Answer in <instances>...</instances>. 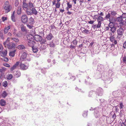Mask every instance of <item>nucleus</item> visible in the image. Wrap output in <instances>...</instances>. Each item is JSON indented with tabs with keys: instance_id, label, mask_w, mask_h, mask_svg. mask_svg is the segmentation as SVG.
<instances>
[{
	"instance_id": "8fccbe9b",
	"label": "nucleus",
	"mask_w": 126,
	"mask_h": 126,
	"mask_svg": "<svg viewBox=\"0 0 126 126\" xmlns=\"http://www.w3.org/2000/svg\"><path fill=\"white\" fill-rule=\"evenodd\" d=\"M3 47L1 45H0V53L2 50Z\"/></svg>"
},
{
	"instance_id": "f704fd0d",
	"label": "nucleus",
	"mask_w": 126,
	"mask_h": 126,
	"mask_svg": "<svg viewBox=\"0 0 126 126\" xmlns=\"http://www.w3.org/2000/svg\"><path fill=\"white\" fill-rule=\"evenodd\" d=\"M110 30L113 33L115 32L116 31V28L115 27H114L111 28Z\"/></svg>"
},
{
	"instance_id": "37998d69",
	"label": "nucleus",
	"mask_w": 126,
	"mask_h": 126,
	"mask_svg": "<svg viewBox=\"0 0 126 126\" xmlns=\"http://www.w3.org/2000/svg\"><path fill=\"white\" fill-rule=\"evenodd\" d=\"M3 65L4 66L7 67H9L10 66V65L6 63H4Z\"/></svg>"
},
{
	"instance_id": "4468645a",
	"label": "nucleus",
	"mask_w": 126,
	"mask_h": 126,
	"mask_svg": "<svg viewBox=\"0 0 126 126\" xmlns=\"http://www.w3.org/2000/svg\"><path fill=\"white\" fill-rule=\"evenodd\" d=\"M97 19L98 23L101 25L102 23L101 22L103 20V17L100 16H98Z\"/></svg>"
},
{
	"instance_id": "79ce46f5",
	"label": "nucleus",
	"mask_w": 126,
	"mask_h": 126,
	"mask_svg": "<svg viewBox=\"0 0 126 126\" xmlns=\"http://www.w3.org/2000/svg\"><path fill=\"white\" fill-rule=\"evenodd\" d=\"M18 0H16L15 2V5L16 6H17L18 4Z\"/></svg>"
},
{
	"instance_id": "0eeeda50",
	"label": "nucleus",
	"mask_w": 126,
	"mask_h": 126,
	"mask_svg": "<svg viewBox=\"0 0 126 126\" xmlns=\"http://www.w3.org/2000/svg\"><path fill=\"white\" fill-rule=\"evenodd\" d=\"M80 30L82 33L85 34H88L90 33V31L86 29L83 28H80Z\"/></svg>"
},
{
	"instance_id": "c9c22d12",
	"label": "nucleus",
	"mask_w": 126,
	"mask_h": 126,
	"mask_svg": "<svg viewBox=\"0 0 126 126\" xmlns=\"http://www.w3.org/2000/svg\"><path fill=\"white\" fill-rule=\"evenodd\" d=\"M110 40L111 42H113L115 40L114 37V36H112L110 37Z\"/></svg>"
},
{
	"instance_id": "4c0bfd02",
	"label": "nucleus",
	"mask_w": 126,
	"mask_h": 126,
	"mask_svg": "<svg viewBox=\"0 0 126 126\" xmlns=\"http://www.w3.org/2000/svg\"><path fill=\"white\" fill-rule=\"evenodd\" d=\"M122 61L123 62L125 63L126 65V56H124L122 59Z\"/></svg>"
},
{
	"instance_id": "9d476101",
	"label": "nucleus",
	"mask_w": 126,
	"mask_h": 126,
	"mask_svg": "<svg viewBox=\"0 0 126 126\" xmlns=\"http://www.w3.org/2000/svg\"><path fill=\"white\" fill-rule=\"evenodd\" d=\"M122 17H117L116 19L117 21L119 22V24L121 25H123L124 24V21L123 20Z\"/></svg>"
},
{
	"instance_id": "09e8293b",
	"label": "nucleus",
	"mask_w": 126,
	"mask_h": 126,
	"mask_svg": "<svg viewBox=\"0 0 126 126\" xmlns=\"http://www.w3.org/2000/svg\"><path fill=\"white\" fill-rule=\"evenodd\" d=\"M2 19L3 21H4L7 20V17H2Z\"/></svg>"
},
{
	"instance_id": "5fc2aeb1",
	"label": "nucleus",
	"mask_w": 126,
	"mask_h": 126,
	"mask_svg": "<svg viewBox=\"0 0 126 126\" xmlns=\"http://www.w3.org/2000/svg\"><path fill=\"white\" fill-rule=\"evenodd\" d=\"M8 59L7 57H5L4 59V60L6 62L8 61Z\"/></svg>"
},
{
	"instance_id": "3c124183",
	"label": "nucleus",
	"mask_w": 126,
	"mask_h": 126,
	"mask_svg": "<svg viewBox=\"0 0 126 126\" xmlns=\"http://www.w3.org/2000/svg\"><path fill=\"white\" fill-rule=\"evenodd\" d=\"M3 34L2 32H0V37L1 38H3Z\"/></svg>"
},
{
	"instance_id": "a18cd8bd",
	"label": "nucleus",
	"mask_w": 126,
	"mask_h": 126,
	"mask_svg": "<svg viewBox=\"0 0 126 126\" xmlns=\"http://www.w3.org/2000/svg\"><path fill=\"white\" fill-rule=\"evenodd\" d=\"M120 109H122L123 108V107H124V106L123 105V103L121 102L120 104Z\"/></svg>"
},
{
	"instance_id": "338daca9",
	"label": "nucleus",
	"mask_w": 126,
	"mask_h": 126,
	"mask_svg": "<svg viewBox=\"0 0 126 126\" xmlns=\"http://www.w3.org/2000/svg\"><path fill=\"white\" fill-rule=\"evenodd\" d=\"M64 11V9H61L60 10V11L62 13H63Z\"/></svg>"
},
{
	"instance_id": "6e6d98bb",
	"label": "nucleus",
	"mask_w": 126,
	"mask_h": 126,
	"mask_svg": "<svg viewBox=\"0 0 126 126\" xmlns=\"http://www.w3.org/2000/svg\"><path fill=\"white\" fill-rule=\"evenodd\" d=\"M5 70V69L4 68H2V69H0V72H2L4 71Z\"/></svg>"
},
{
	"instance_id": "72a5a7b5",
	"label": "nucleus",
	"mask_w": 126,
	"mask_h": 126,
	"mask_svg": "<svg viewBox=\"0 0 126 126\" xmlns=\"http://www.w3.org/2000/svg\"><path fill=\"white\" fill-rule=\"evenodd\" d=\"M32 48V51L34 53H36L38 51V50L37 48L33 47Z\"/></svg>"
},
{
	"instance_id": "39448f33",
	"label": "nucleus",
	"mask_w": 126,
	"mask_h": 126,
	"mask_svg": "<svg viewBox=\"0 0 126 126\" xmlns=\"http://www.w3.org/2000/svg\"><path fill=\"white\" fill-rule=\"evenodd\" d=\"M57 1V3H56V0H53L52 2V4L53 5H54L55 4L56 8H59L60 7L61 4V3L60 2V1Z\"/></svg>"
},
{
	"instance_id": "a19ab883",
	"label": "nucleus",
	"mask_w": 126,
	"mask_h": 126,
	"mask_svg": "<svg viewBox=\"0 0 126 126\" xmlns=\"http://www.w3.org/2000/svg\"><path fill=\"white\" fill-rule=\"evenodd\" d=\"M111 14L113 16H115L116 14V11H112L111 12Z\"/></svg>"
},
{
	"instance_id": "9b49d317",
	"label": "nucleus",
	"mask_w": 126,
	"mask_h": 126,
	"mask_svg": "<svg viewBox=\"0 0 126 126\" xmlns=\"http://www.w3.org/2000/svg\"><path fill=\"white\" fill-rule=\"evenodd\" d=\"M53 37L54 36L52 34L50 33L48 34H47L46 38L47 40H51Z\"/></svg>"
},
{
	"instance_id": "393cba45",
	"label": "nucleus",
	"mask_w": 126,
	"mask_h": 126,
	"mask_svg": "<svg viewBox=\"0 0 126 126\" xmlns=\"http://www.w3.org/2000/svg\"><path fill=\"white\" fill-rule=\"evenodd\" d=\"M10 29L9 26L5 27L4 29V32L5 34L7 33L8 30Z\"/></svg>"
},
{
	"instance_id": "680f3d73",
	"label": "nucleus",
	"mask_w": 126,
	"mask_h": 126,
	"mask_svg": "<svg viewBox=\"0 0 126 126\" xmlns=\"http://www.w3.org/2000/svg\"><path fill=\"white\" fill-rule=\"evenodd\" d=\"M113 42L114 43V45H116L117 44V42L116 40H114Z\"/></svg>"
},
{
	"instance_id": "6e6552de",
	"label": "nucleus",
	"mask_w": 126,
	"mask_h": 126,
	"mask_svg": "<svg viewBox=\"0 0 126 126\" xmlns=\"http://www.w3.org/2000/svg\"><path fill=\"white\" fill-rule=\"evenodd\" d=\"M71 43L72 44L70 46V48L71 49L75 48L77 43V42L76 40H74Z\"/></svg>"
},
{
	"instance_id": "de8ad7c7",
	"label": "nucleus",
	"mask_w": 126,
	"mask_h": 126,
	"mask_svg": "<svg viewBox=\"0 0 126 126\" xmlns=\"http://www.w3.org/2000/svg\"><path fill=\"white\" fill-rule=\"evenodd\" d=\"M123 47L124 48H126V41L123 44Z\"/></svg>"
},
{
	"instance_id": "f8f14e48",
	"label": "nucleus",
	"mask_w": 126,
	"mask_h": 126,
	"mask_svg": "<svg viewBox=\"0 0 126 126\" xmlns=\"http://www.w3.org/2000/svg\"><path fill=\"white\" fill-rule=\"evenodd\" d=\"M27 53L26 52H24L22 54L21 56L20 59L21 60L23 61L25 59L27 56Z\"/></svg>"
},
{
	"instance_id": "f03ea898",
	"label": "nucleus",
	"mask_w": 126,
	"mask_h": 126,
	"mask_svg": "<svg viewBox=\"0 0 126 126\" xmlns=\"http://www.w3.org/2000/svg\"><path fill=\"white\" fill-rule=\"evenodd\" d=\"M4 9L5 10L6 13H8L10 12L12 9V7L11 5L9 4L8 1H6L5 4L4 6Z\"/></svg>"
},
{
	"instance_id": "5701e85b",
	"label": "nucleus",
	"mask_w": 126,
	"mask_h": 126,
	"mask_svg": "<svg viewBox=\"0 0 126 126\" xmlns=\"http://www.w3.org/2000/svg\"><path fill=\"white\" fill-rule=\"evenodd\" d=\"M15 44L14 43H13L12 45L10 44L9 46L7 47L9 49H11L13 47H15Z\"/></svg>"
},
{
	"instance_id": "c756f323",
	"label": "nucleus",
	"mask_w": 126,
	"mask_h": 126,
	"mask_svg": "<svg viewBox=\"0 0 126 126\" xmlns=\"http://www.w3.org/2000/svg\"><path fill=\"white\" fill-rule=\"evenodd\" d=\"M7 94L6 92L4 91L1 94L3 98H5L7 96Z\"/></svg>"
},
{
	"instance_id": "6ab92c4d",
	"label": "nucleus",
	"mask_w": 126,
	"mask_h": 126,
	"mask_svg": "<svg viewBox=\"0 0 126 126\" xmlns=\"http://www.w3.org/2000/svg\"><path fill=\"white\" fill-rule=\"evenodd\" d=\"M0 104L2 106H4L6 104V101L3 99H1L0 101Z\"/></svg>"
},
{
	"instance_id": "473e14b6",
	"label": "nucleus",
	"mask_w": 126,
	"mask_h": 126,
	"mask_svg": "<svg viewBox=\"0 0 126 126\" xmlns=\"http://www.w3.org/2000/svg\"><path fill=\"white\" fill-rule=\"evenodd\" d=\"M114 25L113 23L112 22H110L109 24V27L110 28L113 27H114Z\"/></svg>"
},
{
	"instance_id": "4be33fe9",
	"label": "nucleus",
	"mask_w": 126,
	"mask_h": 126,
	"mask_svg": "<svg viewBox=\"0 0 126 126\" xmlns=\"http://www.w3.org/2000/svg\"><path fill=\"white\" fill-rule=\"evenodd\" d=\"M17 14L18 15H20L21 13V7L20 6H19L17 8Z\"/></svg>"
},
{
	"instance_id": "f257e3e1",
	"label": "nucleus",
	"mask_w": 126,
	"mask_h": 126,
	"mask_svg": "<svg viewBox=\"0 0 126 126\" xmlns=\"http://www.w3.org/2000/svg\"><path fill=\"white\" fill-rule=\"evenodd\" d=\"M27 0H24L23 1V7L24 9L26 11L27 14L28 15H31L33 14L36 15L37 12L34 7L33 4L31 2H29L28 3L25 2Z\"/></svg>"
},
{
	"instance_id": "412c9836",
	"label": "nucleus",
	"mask_w": 126,
	"mask_h": 126,
	"mask_svg": "<svg viewBox=\"0 0 126 126\" xmlns=\"http://www.w3.org/2000/svg\"><path fill=\"white\" fill-rule=\"evenodd\" d=\"M17 48L19 50L25 49V47L24 45H19L17 46Z\"/></svg>"
},
{
	"instance_id": "a211bd4d",
	"label": "nucleus",
	"mask_w": 126,
	"mask_h": 126,
	"mask_svg": "<svg viewBox=\"0 0 126 126\" xmlns=\"http://www.w3.org/2000/svg\"><path fill=\"white\" fill-rule=\"evenodd\" d=\"M3 44L5 47H7L10 44L9 40L7 39L6 41L3 43Z\"/></svg>"
},
{
	"instance_id": "a878e982",
	"label": "nucleus",
	"mask_w": 126,
	"mask_h": 126,
	"mask_svg": "<svg viewBox=\"0 0 126 126\" xmlns=\"http://www.w3.org/2000/svg\"><path fill=\"white\" fill-rule=\"evenodd\" d=\"M34 40H35L37 42H38L39 41V36L38 35L35 36H34Z\"/></svg>"
},
{
	"instance_id": "ddd939ff",
	"label": "nucleus",
	"mask_w": 126,
	"mask_h": 126,
	"mask_svg": "<svg viewBox=\"0 0 126 126\" xmlns=\"http://www.w3.org/2000/svg\"><path fill=\"white\" fill-rule=\"evenodd\" d=\"M20 63L18 62H16L15 64L13 65V66L11 68V71H13L15 69H16L17 67L19 66V63Z\"/></svg>"
},
{
	"instance_id": "49530a36",
	"label": "nucleus",
	"mask_w": 126,
	"mask_h": 126,
	"mask_svg": "<svg viewBox=\"0 0 126 126\" xmlns=\"http://www.w3.org/2000/svg\"><path fill=\"white\" fill-rule=\"evenodd\" d=\"M122 17L124 18H126V13H123L122 15Z\"/></svg>"
},
{
	"instance_id": "4d7b16f0",
	"label": "nucleus",
	"mask_w": 126,
	"mask_h": 126,
	"mask_svg": "<svg viewBox=\"0 0 126 126\" xmlns=\"http://www.w3.org/2000/svg\"><path fill=\"white\" fill-rule=\"evenodd\" d=\"M96 16H97L98 17V16H97L96 15H94L93 16L94 17H93V18L95 19H97V18Z\"/></svg>"
},
{
	"instance_id": "052dcab7",
	"label": "nucleus",
	"mask_w": 126,
	"mask_h": 126,
	"mask_svg": "<svg viewBox=\"0 0 126 126\" xmlns=\"http://www.w3.org/2000/svg\"><path fill=\"white\" fill-rule=\"evenodd\" d=\"M116 116L115 115V113H114L113 115L112 116V118L114 119H115L116 118Z\"/></svg>"
},
{
	"instance_id": "58836bf2",
	"label": "nucleus",
	"mask_w": 126,
	"mask_h": 126,
	"mask_svg": "<svg viewBox=\"0 0 126 126\" xmlns=\"http://www.w3.org/2000/svg\"><path fill=\"white\" fill-rule=\"evenodd\" d=\"M2 84L5 87L7 85V82L6 81H4V82H3Z\"/></svg>"
},
{
	"instance_id": "1a4fd4ad",
	"label": "nucleus",
	"mask_w": 126,
	"mask_h": 126,
	"mask_svg": "<svg viewBox=\"0 0 126 126\" xmlns=\"http://www.w3.org/2000/svg\"><path fill=\"white\" fill-rule=\"evenodd\" d=\"M35 44V42L34 40H29L28 42V45L32 47H34V45Z\"/></svg>"
},
{
	"instance_id": "0e129e2a",
	"label": "nucleus",
	"mask_w": 126,
	"mask_h": 126,
	"mask_svg": "<svg viewBox=\"0 0 126 126\" xmlns=\"http://www.w3.org/2000/svg\"><path fill=\"white\" fill-rule=\"evenodd\" d=\"M121 126H126V125L125 124V122L122 123V125Z\"/></svg>"
},
{
	"instance_id": "69168bd1",
	"label": "nucleus",
	"mask_w": 126,
	"mask_h": 126,
	"mask_svg": "<svg viewBox=\"0 0 126 126\" xmlns=\"http://www.w3.org/2000/svg\"><path fill=\"white\" fill-rule=\"evenodd\" d=\"M80 3V5H81L82 4V3L83 2V0H80L79 1Z\"/></svg>"
},
{
	"instance_id": "864d4df0",
	"label": "nucleus",
	"mask_w": 126,
	"mask_h": 126,
	"mask_svg": "<svg viewBox=\"0 0 126 126\" xmlns=\"http://www.w3.org/2000/svg\"><path fill=\"white\" fill-rule=\"evenodd\" d=\"M44 31L43 30L42 31H41V32H40V35H41V36H43L44 34Z\"/></svg>"
},
{
	"instance_id": "2f4dec72",
	"label": "nucleus",
	"mask_w": 126,
	"mask_h": 126,
	"mask_svg": "<svg viewBox=\"0 0 126 126\" xmlns=\"http://www.w3.org/2000/svg\"><path fill=\"white\" fill-rule=\"evenodd\" d=\"M21 31L23 32L26 31V27L24 26L23 25L21 27Z\"/></svg>"
},
{
	"instance_id": "cd10ccee",
	"label": "nucleus",
	"mask_w": 126,
	"mask_h": 126,
	"mask_svg": "<svg viewBox=\"0 0 126 126\" xmlns=\"http://www.w3.org/2000/svg\"><path fill=\"white\" fill-rule=\"evenodd\" d=\"M13 78V76L12 74H8V75H7L6 76L7 78L9 80Z\"/></svg>"
},
{
	"instance_id": "603ef678",
	"label": "nucleus",
	"mask_w": 126,
	"mask_h": 126,
	"mask_svg": "<svg viewBox=\"0 0 126 126\" xmlns=\"http://www.w3.org/2000/svg\"><path fill=\"white\" fill-rule=\"evenodd\" d=\"M94 22V21H90L88 22V23L91 24H93Z\"/></svg>"
},
{
	"instance_id": "423d86ee",
	"label": "nucleus",
	"mask_w": 126,
	"mask_h": 126,
	"mask_svg": "<svg viewBox=\"0 0 126 126\" xmlns=\"http://www.w3.org/2000/svg\"><path fill=\"white\" fill-rule=\"evenodd\" d=\"M21 20L23 23H25L28 21V17L25 15L22 16L21 17Z\"/></svg>"
},
{
	"instance_id": "7c9ffc66",
	"label": "nucleus",
	"mask_w": 126,
	"mask_h": 126,
	"mask_svg": "<svg viewBox=\"0 0 126 126\" xmlns=\"http://www.w3.org/2000/svg\"><path fill=\"white\" fill-rule=\"evenodd\" d=\"M14 12L12 14L11 16V19L12 21L14 22H15V20L14 15Z\"/></svg>"
},
{
	"instance_id": "b1692460",
	"label": "nucleus",
	"mask_w": 126,
	"mask_h": 126,
	"mask_svg": "<svg viewBox=\"0 0 126 126\" xmlns=\"http://www.w3.org/2000/svg\"><path fill=\"white\" fill-rule=\"evenodd\" d=\"M16 51V50H15L9 53L10 55L12 57H14Z\"/></svg>"
},
{
	"instance_id": "c03bdc74",
	"label": "nucleus",
	"mask_w": 126,
	"mask_h": 126,
	"mask_svg": "<svg viewBox=\"0 0 126 126\" xmlns=\"http://www.w3.org/2000/svg\"><path fill=\"white\" fill-rule=\"evenodd\" d=\"M110 13H108L107 15L106 16L105 18L106 19H108L110 18Z\"/></svg>"
},
{
	"instance_id": "e2e57ef3",
	"label": "nucleus",
	"mask_w": 126,
	"mask_h": 126,
	"mask_svg": "<svg viewBox=\"0 0 126 126\" xmlns=\"http://www.w3.org/2000/svg\"><path fill=\"white\" fill-rule=\"evenodd\" d=\"M49 45H50V47H53L54 46V44L53 43L52 44H51V43H50Z\"/></svg>"
},
{
	"instance_id": "20e7f679",
	"label": "nucleus",
	"mask_w": 126,
	"mask_h": 126,
	"mask_svg": "<svg viewBox=\"0 0 126 126\" xmlns=\"http://www.w3.org/2000/svg\"><path fill=\"white\" fill-rule=\"evenodd\" d=\"M118 27L119 28L117 30V33L118 35H122L124 33V30L121 28V26H119Z\"/></svg>"
},
{
	"instance_id": "aec40b11",
	"label": "nucleus",
	"mask_w": 126,
	"mask_h": 126,
	"mask_svg": "<svg viewBox=\"0 0 126 126\" xmlns=\"http://www.w3.org/2000/svg\"><path fill=\"white\" fill-rule=\"evenodd\" d=\"M7 52L6 50H5L4 51H1L0 54H1V55L3 57L5 56H6Z\"/></svg>"
},
{
	"instance_id": "bf43d9fd",
	"label": "nucleus",
	"mask_w": 126,
	"mask_h": 126,
	"mask_svg": "<svg viewBox=\"0 0 126 126\" xmlns=\"http://www.w3.org/2000/svg\"><path fill=\"white\" fill-rule=\"evenodd\" d=\"M77 0H72V1L74 2V4H76V1Z\"/></svg>"
},
{
	"instance_id": "13d9d810",
	"label": "nucleus",
	"mask_w": 126,
	"mask_h": 126,
	"mask_svg": "<svg viewBox=\"0 0 126 126\" xmlns=\"http://www.w3.org/2000/svg\"><path fill=\"white\" fill-rule=\"evenodd\" d=\"M16 30L15 29H14V31L13 32V34L15 35H17V34H16Z\"/></svg>"
},
{
	"instance_id": "e433bc0d",
	"label": "nucleus",
	"mask_w": 126,
	"mask_h": 126,
	"mask_svg": "<svg viewBox=\"0 0 126 126\" xmlns=\"http://www.w3.org/2000/svg\"><path fill=\"white\" fill-rule=\"evenodd\" d=\"M21 75V73L20 72L17 71L16 72V78H18Z\"/></svg>"
},
{
	"instance_id": "ea45409f",
	"label": "nucleus",
	"mask_w": 126,
	"mask_h": 126,
	"mask_svg": "<svg viewBox=\"0 0 126 126\" xmlns=\"http://www.w3.org/2000/svg\"><path fill=\"white\" fill-rule=\"evenodd\" d=\"M32 25H30L29 24H27V27L30 29H31L32 27Z\"/></svg>"
},
{
	"instance_id": "7ed1b4c3",
	"label": "nucleus",
	"mask_w": 126,
	"mask_h": 126,
	"mask_svg": "<svg viewBox=\"0 0 126 126\" xmlns=\"http://www.w3.org/2000/svg\"><path fill=\"white\" fill-rule=\"evenodd\" d=\"M20 63H19V66H20V68L21 69L23 70H26L28 68L29 65H26L22 63L21 61H19Z\"/></svg>"
},
{
	"instance_id": "bb28decb",
	"label": "nucleus",
	"mask_w": 126,
	"mask_h": 126,
	"mask_svg": "<svg viewBox=\"0 0 126 126\" xmlns=\"http://www.w3.org/2000/svg\"><path fill=\"white\" fill-rule=\"evenodd\" d=\"M11 39L16 43L19 42V39L17 37L13 38Z\"/></svg>"
},
{
	"instance_id": "774afa93",
	"label": "nucleus",
	"mask_w": 126,
	"mask_h": 126,
	"mask_svg": "<svg viewBox=\"0 0 126 126\" xmlns=\"http://www.w3.org/2000/svg\"><path fill=\"white\" fill-rule=\"evenodd\" d=\"M99 15L101 16H103V14L102 12H101Z\"/></svg>"
},
{
	"instance_id": "dca6fc26",
	"label": "nucleus",
	"mask_w": 126,
	"mask_h": 126,
	"mask_svg": "<svg viewBox=\"0 0 126 126\" xmlns=\"http://www.w3.org/2000/svg\"><path fill=\"white\" fill-rule=\"evenodd\" d=\"M67 7L66 8V9L67 11H68L69 9L72 7V5L69 2L67 3Z\"/></svg>"
},
{
	"instance_id": "c85d7f7f",
	"label": "nucleus",
	"mask_w": 126,
	"mask_h": 126,
	"mask_svg": "<svg viewBox=\"0 0 126 126\" xmlns=\"http://www.w3.org/2000/svg\"><path fill=\"white\" fill-rule=\"evenodd\" d=\"M101 26V25L98 23L97 25H93V27L94 28H100Z\"/></svg>"
},
{
	"instance_id": "2eb2a0df",
	"label": "nucleus",
	"mask_w": 126,
	"mask_h": 126,
	"mask_svg": "<svg viewBox=\"0 0 126 126\" xmlns=\"http://www.w3.org/2000/svg\"><path fill=\"white\" fill-rule=\"evenodd\" d=\"M27 37L29 40H34V36L31 34H29L28 35Z\"/></svg>"
},
{
	"instance_id": "f3484780",
	"label": "nucleus",
	"mask_w": 126,
	"mask_h": 126,
	"mask_svg": "<svg viewBox=\"0 0 126 126\" xmlns=\"http://www.w3.org/2000/svg\"><path fill=\"white\" fill-rule=\"evenodd\" d=\"M29 23L30 25H32L34 22V20L32 17H31L29 19Z\"/></svg>"
}]
</instances>
